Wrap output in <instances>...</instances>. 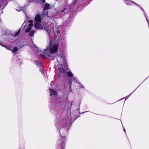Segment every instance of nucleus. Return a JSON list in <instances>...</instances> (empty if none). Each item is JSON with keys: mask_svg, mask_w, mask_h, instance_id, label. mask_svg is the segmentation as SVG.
<instances>
[{"mask_svg": "<svg viewBox=\"0 0 149 149\" xmlns=\"http://www.w3.org/2000/svg\"><path fill=\"white\" fill-rule=\"evenodd\" d=\"M38 2L40 3H44L45 2V0H38Z\"/></svg>", "mask_w": 149, "mask_h": 149, "instance_id": "412c9836", "label": "nucleus"}, {"mask_svg": "<svg viewBox=\"0 0 149 149\" xmlns=\"http://www.w3.org/2000/svg\"><path fill=\"white\" fill-rule=\"evenodd\" d=\"M72 81L70 79L68 81V85H69L70 88H71V85H72Z\"/></svg>", "mask_w": 149, "mask_h": 149, "instance_id": "f3484780", "label": "nucleus"}, {"mask_svg": "<svg viewBox=\"0 0 149 149\" xmlns=\"http://www.w3.org/2000/svg\"><path fill=\"white\" fill-rule=\"evenodd\" d=\"M43 53L44 54H40V55L43 59H44L45 58V56H47L45 54L44 52V50L43 51Z\"/></svg>", "mask_w": 149, "mask_h": 149, "instance_id": "a211bd4d", "label": "nucleus"}, {"mask_svg": "<svg viewBox=\"0 0 149 149\" xmlns=\"http://www.w3.org/2000/svg\"><path fill=\"white\" fill-rule=\"evenodd\" d=\"M125 3L128 5H132L133 4L135 5L136 4L135 2L131 0H124Z\"/></svg>", "mask_w": 149, "mask_h": 149, "instance_id": "9d476101", "label": "nucleus"}, {"mask_svg": "<svg viewBox=\"0 0 149 149\" xmlns=\"http://www.w3.org/2000/svg\"><path fill=\"white\" fill-rule=\"evenodd\" d=\"M17 10V11H22L24 13H25L26 14V11L24 10L23 8H20V10Z\"/></svg>", "mask_w": 149, "mask_h": 149, "instance_id": "aec40b11", "label": "nucleus"}, {"mask_svg": "<svg viewBox=\"0 0 149 149\" xmlns=\"http://www.w3.org/2000/svg\"><path fill=\"white\" fill-rule=\"evenodd\" d=\"M79 7H78L77 8L78 9H79Z\"/></svg>", "mask_w": 149, "mask_h": 149, "instance_id": "7c9ffc66", "label": "nucleus"}, {"mask_svg": "<svg viewBox=\"0 0 149 149\" xmlns=\"http://www.w3.org/2000/svg\"><path fill=\"white\" fill-rule=\"evenodd\" d=\"M123 130L125 132V133L126 132V130L124 127L123 128Z\"/></svg>", "mask_w": 149, "mask_h": 149, "instance_id": "bb28decb", "label": "nucleus"}, {"mask_svg": "<svg viewBox=\"0 0 149 149\" xmlns=\"http://www.w3.org/2000/svg\"><path fill=\"white\" fill-rule=\"evenodd\" d=\"M89 3H88V4H87L86 5H88V4Z\"/></svg>", "mask_w": 149, "mask_h": 149, "instance_id": "e433bc0d", "label": "nucleus"}, {"mask_svg": "<svg viewBox=\"0 0 149 149\" xmlns=\"http://www.w3.org/2000/svg\"><path fill=\"white\" fill-rule=\"evenodd\" d=\"M57 41L59 42V43L61 44H66L67 42V40L65 36L62 37L61 38H60V35L58 36V39Z\"/></svg>", "mask_w": 149, "mask_h": 149, "instance_id": "423d86ee", "label": "nucleus"}, {"mask_svg": "<svg viewBox=\"0 0 149 149\" xmlns=\"http://www.w3.org/2000/svg\"><path fill=\"white\" fill-rule=\"evenodd\" d=\"M79 84V85H78V87H79V89L81 88H84V86L82 85L81 83L79 82H78Z\"/></svg>", "mask_w": 149, "mask_h": 149, "instance_id": "dca6fc26", "label": "nucleus"}, {"mask_svg": "<svg viewBox=\"0 0 149 149\" xmlns=\"http://www.w3.org/2000/svg\"><path fill=\"white\" fill-rule=\"evenodd\" d=\"M1 45H1L2 46L5 47L7 49L10 50V48L8 47H6L5 45H3L1 43Z\"/></svg>", "mask_w": 149, "mask_h": 149, "instance_id": "b1692460", "label": "nucleus"}, {"mask_svg": "<svg viewBox=\"0 0 149 149\" xmlns=\"http://www.w3.org/2000/svg\"><path fill=\"white\" fill-rule=\"evenodd\" d=\"M29 2H32L35 1L34 0H29Z\"/></svg>", "mask_w": 149, "mask_h": 149, "instance_id": "393cba45", "label": "nucleus"}, {"mask_svg": "<svg viewBox=\"0 0 149 149\" xmlns=\"http://www.w3.org/2000/svg\"><path fill=\"white\" fill-rule=\"evenodd\" d=\"M39 70H40V72L42 74H44V70L42 69V68L40 69Z\"/></svg>", "mask_w": 149, "mask_h": 149, "instance_id": "5701e85b", "label": "nucleus"}, {"mask_svg": "<svg viewBox=\"0 0 149 149\" xmlns=\"http://www.w3.org/2000/svg\"><path fill=\"white\" fill-rule=\"evenodd\" d=\"M89 3H88V4H87L86 5H88V4Z\"/></svg>", "mask_w": 149, "mask_h": 149, "instance_id": "c9c22d12", "label": "nucleus"}, {"mask_svg": "<svg viewBox=\"0 0 149 149\" xmlns=\"http://www.w3.org/2000/svg\"><path fill=\"white\" fill-rule=\"evenodd\" d=\"M33 45H34V46H35V47H36L35 46V45H34V44H33Z\"/></svg>", "mask_w": 149, "mask_h": 149, "instance_id": "473e14b6", "label": "nucleus"}, {"mask_svg": "<svg viewBox=\"0 0 149 149\" xmlns=\"http://www.w3.org/2000/svg\"><path fill=\"white\" fill-rule=\"evenodd\" d=\"M83 1L81 0L79 1L78 0H75L74 2L72 4V6L67 4L64 7L63 9L59 10L58 13H61L64 12L65 13H68L70 12L73 10L72 8V7H73L74 5H78L79 3H80L81 5Z\"/></svg>", "mask_w": 149, "mask_h": 149, "instance_id": "7ed1b4c3", "label": "nucleus"}, {"mask_svg": "<svg viewBox=\"0 0 149 149\" xmlns=\"http://www.w3.org/2000/svg\"><path fill=\"white\" fill-rule=\"evenodd\" d=\"M87 111H84V112H82V113H79L80 114H83L84 113H85Z\"/></svg>", "mask_w": 149, "mask_h": 149, "instance_id": "cd10ccee", "label": "nucleus"}, {"mask_svg": "<svg viewBox=\"0 0 149 149\" xmlns=\"http://www.w3.org/2000/svg\"><path fill=\"white\" fill-rule=\"evenodd\" d=\"M80 106V104L79 105V107Z\"/></svg>", "mask_w": 149, "mask_h": 149, "instance_id": "4c0bfd02", "label": "nucleus"}, {"mask_svg": "<svg viewBox=\"0 0 149 149\" xmlns=\"http://www.w3.org/2000/svg\"><path fill=\"white\" fill-rule=\"evenodd\" d=\"M0 45H1V43L0 42Z\"/></svg>", "mask_w": 149, "mask_h": 149, "instance_id": "58836bf2", "label": "nucleus"}, {"mask_svg": "<svg viewBox=\"0 0 149 149\" xmlns=\"http://www.w3.org/2000/svg\"><path fill=\"white\" fill-rule=\"evenodd\" d=\"M44 29L47 32L49 40V43L48 46L44 50V52L47 56L52 57V54L57 53L58 51L59 42L57 40L58 39V36L60 35V31L57 30L56 31V36L54 40H52V35L53 33L51 28H49L45 24L44 26Z\"/></svg>", "mask_w": 149, "mask_h": 149, "instance_id": "f257e3e1", "label": "nucleus"}, {"mask_svg": "<svg viewBox=\"0 0 149 149\" xmlns=\"http://www.w3.org/2000/svg\"><path fill=\"white\" fill-rule=\"evenodd\" d=\"M49 92L50 93V96L52 98V96H54V97L56 96L57 95V93L56 91L52 89H49Z\"/></svg>", "mask_w": 149, "mask_h": 149, "instance_id": "1a4fd4ad", "label": "nucleus"}, {"mask_svg": "<svg viewBox=\"0 0 149 149\" xmlns=\"http://www.w3.org/2000/svg\"><path fill=\"white\" fill-rule=\"evenodd\" d=\"M52 59L54 60H56L55 62V66H58L61 65V67L58 68L59 72L62 73H64L65 72V70L63 68V65L60 64L62 63L64 65L66 66L67 65V60L65 56L62 55L61 56L58 54H56L55 56H53L52 57Z\"/></svg>", "mask_w": 149, "mask_h": 149, "instance_id": "f03ea898", "label": "nucleus"}, {"mask_svg": "<svg viewBox=\"0 0 149 149\" xmlns=\"http://www.w3.org/2000/svg\"><path fill=\"white\" fill-rule=\"evenodd\" d=\"M36 32L34 30H32L29 33V36L30 37L32 36Z\"/></svg>", "mask_w": 149, "mask_h": 149, "instance_id": "4468645a", "label": "nucleus"}, {"mask_svg": "<svg viewBox=\"0 0 149 149\" xmlns=\"http://www.w3.org/2000/svg\"><path fill=\"white\" fill-rule=\"evenodd\" d=\"M18 50V48L17 47H15L12 51L13 53H15Z\"/></svg>", "mask_w": 149, "mask_h": 149, "instance_id": "2eb2a0df", "label": "nucleus"}, {"mask_svg": "<svg viewBox=\"0 0 149 149\" xmlns=\"http://www.w3.org/2000/svg\"><path fill=\"white\" fill-rule=\"evenodd\" d=\"M72 102L71 103V107H70V108H71V106H72Z\"/></svg>", "mask_w": 149, "mask_h": 149, "instance_id": "c85d7f7f", "label": "nucleus"}, {"mask_svg": "<svg viewBox=\"0 0 149 149\" xmlns=\"http://www.w3.org/2000/svg\"><path fill=\"white\" fill-rule=\"evenodd\" d=\"M6 5L5 6H3V5H1V4H0V15L3 14V10Z\"/></svg>", "mask_w": 149, "mask_h": 149, "instance_id": "f8f14e48", "label": "nucleus"}, {"mask_svg": "<svg viewBox=\"0 0 149 149\" xmlns=\"http://www.w3.org/2000/svg\"><path fill=\"white\" fill-rule=\"evenodd\" d=\"M35 64L37 66L40 67H42L43 65L39 61L37 60H35L34 61Z\"/></svg>", "mask_w": 149, "mask_h": 149, "instance_id": "9b49d317", "label": "nucleus"}, {"mask_svg": "<svg viewBox=\"0 0 149 149\" xmlns=\"http://www.w3.org/2000/svg\"><path fill=\"white\" fill-rule=\"evenodd\" d=\"M24 24V23L22 25V26Z\"/></svg>", "mask_w": 149, "mask_h": 149, "instance_id": "72a5a7b5", "label": "nucleus"}, {"mask_svg": "<svg viewBox=\"0 0 149 149\" xmlns=\"http://www.w3.org/2000/svg\"><path fill=\"white\" fill-rule=\"evenodd\" d=\"M132 93L126 97L127 98L125 99V100H126L127 99V98L130 96V95L132 94Z\"/></svg>", "mask_w": 149, "mask_h": 149, "instance_id": "a878e982", "label": "nucleus"}, {"mask_svg": "<svg viewBox=\"0 0 149 149\" xmlns=\"http://www.w3.org/2000/svg\"><path fill=\"white\" fill-rule=\"evenodd\" d=\"M50 4L48 3H46L45 6L44 8L43 9V12L42 14V15H43L44 17L46 18L48 17V12L47 11H45V10H48L50 8Z\"/></svg>", "mask_w": 149, "mask_h": 149, "instance_id": "39448f33", "label": "nucleus"}, {"mask_svg": "<svg viewBox=\"0 0 149 149\" xmlns=\"http://www.w3.org/2000/svg\"><path fill=\"white\" fill-rule=\"evenodd\" d=\"M72 79L75 81V82L78 83V82H79L78 81L77 79V78L76 77H74L72 78Z\"/></svg>", "mask_w": 149, "mask_h": 149, "instance_id": "4be33fe9", "label": "nucleus"}, {"mask_svg": "<svg viewBox=\"0 0 149 149\" xmlns=\"http://www.w3.org/2000/svg\"><path fill=\"white\" fill-rule=\"evenodd\" d=\"M68 75L70 77H72L73 76V74L71 71H68L67 72Z\"/></svg>", "mask_w": 149, "mask_h": 149, "instance_id": "ddd939ff", "label": "nucleus"}, {"mask_svg": "<svg viewBox=\"0 0 149 149\" xmlns=\"http://www.w3.org/2000/svg\"><path fill=\"white\" fill-rule=\"evenodd\" d=\"M20 32V29H19L15 34L14 37H16L18 36Z\"/></svg>", "mask_w": 149, "mask_h": 149, "instance_id": "6ab92c4d", "label": "nucleus"}, {"mask_svg": "<svg viewBox=\"0 0 149 149\" xmlns=\"http://www.w3.org/2000/svg\"><path fill=\"white\" fill-rule=\"evenodd\" d=\"M86 5H85L84 6V7H85V6H86Z\"/></svg>", "mask_w": 149, "mask_h": 149, "instance_id": "2f4dec72", "label": "nucleus"}, {"mask_svg": "<svg viewBox=\"0 0 149 149\" xmlns=\"http://www.w3.org/2000/svg\"><path fill=\"white\" fill-rule=\"evenodd\" d=\"M134 91H135V90H134V91L133 92H134Z\"/></svg>", "mask_w": 149, "mask_h": 149, "instance_id": "f704fd0d", "label": "nucleus"}, {"mask_svg": "<svg viewBox=\"0 0 149 149\" xmlns=\"http://www.w3.org/2000/svg\"><path fill=\"white\" fill-rule=\"evenodd\" d=\"M79 109H78L77 110H78L79 111Z\"/></svg>", "mask_w": 149, "mask_h": 149, "instance_id": "c756f323", "label": "nucleus"}, {"mask_svg": "<svg viewBox=\"0 0 149 149\" xmlns=\"http://www.w3.org/2000/svg\"><path fill=\"white\" fill-rule=\"evenodd\" d=\"M29 26L27 29L25 30L26 32H28L30 31L33 25V21L32 20H29Z\"/></svg>", "mask_w": 149, "mask_h": 149, "instance_id": "6e6552de", "label": "nucleus"}, {"mask_svg": "<svg viewBox=\"0 0 149 149\" xmlns=\"http://www.w3.org/2000/svg\"><path fill=\"white\" fill-rule=\"evenodd\" d=\"M41 22V18L40 16L38 15H36L35 18V23L34 26L35 28L38 29H40L41 28L40 24Z\"/></svg>", "mask_w": 149, "mask_h": 149, "instance_id": "20e7f679", "label": "nucleus"}, {"mask_svg": "<svg viewBox=\"0 0 149 149\" xmlns=\"http://www.w3.org/2000/svg\"><path fill=\"white\" fill-rule=\"evenodd\" d=\"M56 104L55 106L56 108L59 109H62V110L65 109V105L60 102H56Z\"/></svg>", "mask_w": 149, "mask_h": 149, "instance_id": "0eeeda50", "label": "nucleus"}]
</instances>
